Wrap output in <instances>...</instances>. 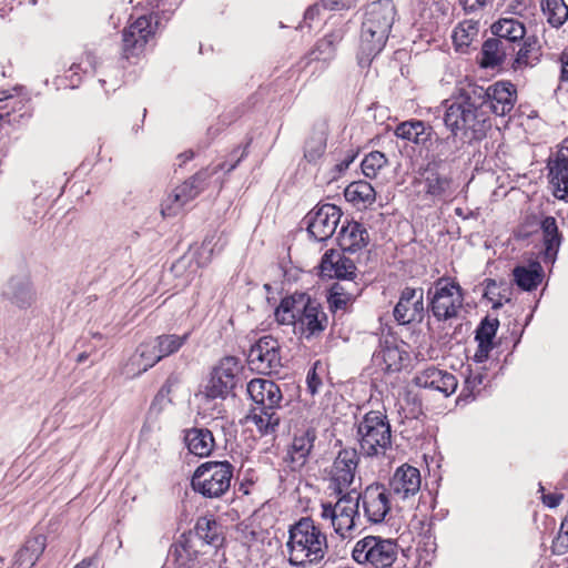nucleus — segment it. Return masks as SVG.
I'll use <instances>...</instances> for the list:
<instances>
[{"label":"nucleus","instance_id":"17","mask_svg":"<svg viewBox=\"0 0 568 568\" xmlns=\"http://www.w3.org/2000/svg\"><path fill=\"white\" fill-rule=\"evenodd\" d=\"M316 437V429L311 426L300 428L295 432L285 459L292 470H300L306 464Z\"/></svg>","mask_w":568,"mask_h":568},{"label":"nucleus","instance_id":"56","mask_svg":"<svg viewBox=\"0 0 568 568\" xmlns=\"http://www.w3.org/2000/svg\"><path fill=\"white\" fill-rule=\"evenodd\" d=\"M182 0H152V3L158 8L161 9L163 12L165 11H172L174 8H176Z\"/></svg>","mask_w":568,"mask_h":568},{"label":"nucleus","instance_id":"6","mask_svg":"<svg viewBox=\"0 0 568 568\" xmlns=\"http://www.w3.org/2000/svg\"><path fill=\"white\" fill-rule=\"evenodd\" d=\"M358 460V452L355 448L339 450L329 471L328 489L332 494L338 497H351L356 494L357 497H362L361 478L355 477Z\"/></svg>","mask_w":568,"mask_h":568},{"label":"nucleus","instance_id":"8","mask_svg":"<svg viewBox=\"0 0 568 568\" xmlns=\"http://www.w3.org/2000/svg\"><path fill=\"white\" fill-rule=\"evenodd\" d=\"M232 465L227 462H207L200 465L191 480L195 493L204 497H221L230 487Z\"/></svg>","mask_w":568,"mask_h":568},{"label":"nucleus","instance_id":"16","mask_svg":"<svg viewBox=\"0 0 568 568\" xmlns=\"http://www.w3.org/2000/svg\"><path fill=\"white\" fill-rule=\"evenodd\" d=\"M154 34L151 17L138 18L123 31V52L126 58L139 54Z\"/></svg>","mask_w":568,"mask_h":568},{"label":"nucleus","instance_id":"29","mask_svg":"<svg viewBox=\"0 0 568 568\" xmlns=\"http://www.w3.org/2000/svg\"><path fill=\"white\" fill-rule=\"evenodd\" d=\"M514 51L515 48H510L507 40L489 38L483 43L479 64L486 69L499 67Z\"/></svg>","mask_w":568,"mask_h":568},{"label":"nucleus","instance_id":"11","mask_svg":"<svg viewBox=\"0 0 568 568\" xmlns=\"http://www.w3.org/2000/svg\"><path fill=\"white\" fill-rule=\"evenodd\" d=\"M242 369L235 356H225L214 367L212 376L205 386L207 398H224L236 385V377Z\"/></svg>","mask_w":568,"mask_h":568},{"label":"nucleus","instance_id":"58","mask_svg":"<svg viewBox=\"0 0 568 568\" xmlns=\"http://www.w3.org/2000/svg\"><path fill=\"white\" fill-rule=\"evenodd\" d=\"M494 0H460L464 9L475 11L477 8L491 3Z\"/></svg>","mask_w":568,"mask_h":568},{"label":"nucleus","instance_id":"51","mask_svg":"<svg viewBox=\"0 0 568 568\" xmlns=\"http://www.w3.org/2000/svg\"><path fill=\"white\" fill-rule=\"evenodd\" d=\"M174 192L163 201L161 205V214L164 217H171L179 214V212L183 209L184 204L180 201H174Z\"/></svg>","mask_w":568,"mask_h":568},{"label":"nucleus","instance_id":"25","mask_svg":"<svg viewBox=\"0 0 568 568\" xmlns=\"http://www.w3.org/2000/svg\"><path fill=\"white\" fill-rule=\"evenodd\" d=\"M223 166H215L214 169H204L193 175L190 180L174 189V201H180L184 205L195 199L206 186L207 180Z\"/></svg>","mask_w":568,"mask_h":568},{"label":"nucleus","instance_id":"4","mask_svg":"<svg viewBox=\"0 0 568 568\" xmlns=\"http://www.w3.org/2000/svg\"><path fill=\"white\" fill-rule=\"evenodd\" d=\"M286 546L291 565L304 566L324 558L327 539L313 519L304 517L291 526Z\"/></svg>","mask_w":568,"mask_h":568},{"label":"nucleus","instance_id":"53","mask_svg":"<svg viewBox=\"0 0 568 568\" xmlns=\"http://www.w3.org/2000/svg\"><path fill=\"white\" fill-rule=\"evenodd\" d=\"M530 52H531L530 42L525 41L524 44L521 45V48L517 52V57L515 60L516 68L521 67V65L527 67L529 64Z\"/></svg>","mask_w":568,"mask_h":568},{"label":"nucleus","instance_id":"31","mask_svg":"<svg viewBox=\"0 0 568 568\" xmlns=\"http://www.w3.org/2000/svg\"><path fill=\"white\" fill-rule=\"evenodd\" d=\"M498 326L499 322L497 318L485 317L476 329L475 339L478 342V347L474 354V359L477 363H483L488 358L494 347L493 339L497 333Z\"/></svg>","mask_w":568,"mask_h":568},{"label":"nucleus","instance_id":"5","mask_svg":"<svg viewBox=\"0 0 568 568\" xmlns=\"http://www.w3.org/2000/svg\"><path fill=\"white\" fill-rule=\"evenodd\" d=\"M356 439L364 457H384L392 447V428L386 414L366 413L356 423Z\"/></svg>","mask_w":568,"mask_h":568},{"label":"nucleus","instance_id":"43","mask_svg":"<svg viewBox=\"0 0 568 568\" xmlns=\"http://www.w3.org/2000/svg\"><path fill=\"white\" fill-rule=\"evenodd\" d=\"M326 149V130L325 125L322 124L318 132L311 136L305 144L304 156L310 162H315L320 159Z\"/></svg>","mask_w":568,"mask_h":568},{"label":"nucleus","instance_id":"33","mask_svg":"<svg viewBox=\"0 0 568 568\" xmlns=\"http://www.w3.org/2000/svg\"><path fill=\"white\" fill-rule=\"evenodd\" d=\"M491 32L495 39L507 40L510 48L514 43L524 39L526 34L525 26L516 19H500L491 26Z\"/></svg>","mask_w":568,"mask_h":568},{"label":"nucleus","instance_id":"46","mask_svg":"<svg viewBox=\"0 0 568 568\" xmlns=\"http://www.w3.org/2000/svg\"><path fill=\"white\" fill-rule=\"evenodd\" d=\"M388 163L386 155L379 151H372L362 161V171L367 178H376L379 171Z\"/></svg>","mask_w":568,"mask_h":568},{"label":"nucleus","instance_id":"38","mask_svg":"<svg viewBox=\"0 0 568 568\" xmlns=\"http://www.w3.org/2000/svg\"><path fill=\"white\" fill-rule=\"evenodd\" d=\"M479 23L475 20H464L458 23L453 33L454 43L459 51H466L477 40Z\"/></svg>","mask_w":568,"mask_h":568},{"label":"nucleus","instance_id":"22","mask_svg":"<svg viewBox=\"0 0 568 568\" xmlns=\"http://www.w3.org/2000/svg\"><path fill=\"white\" fill-rule=\"evenodd\" d=\"M320 270L322 277L352 280L356 266L351 258L337 251L331 250L323 255Z\"/></svg>","mask_w":568,"mask_h":568},{"label":"nucleus","instance_id":"32","mask_svg":"<svg viewBox=\"0 0 568 568\" xmlns=\"http://www.w3.org/2000/svg\"><path fill=\"white\" fill-rule=\"evenodd\" d=\"M45 541L47 539L43 535L29 538L16 555L14 565L17 568L33 567L45 549Z\"/></svg>","mask_w":568,"mask_h":568},{"label":"nucleus","instance_id":"19","mask_svg":"<svg viewBox=\"0 0 568 568\" xmlns=\"http://www.w3.org/2000/svg\"><path fill=\"white\" fill-rule=\"evenodd\" d=\"M515 90L511 83L497 82L487 89L484 88V94H480L478 101H483V106L489 108L497 115H505L514 108Z\"/></svg>","mask_w":568,"mask_h":568},{"label":"nucleus","instance_id":"12","mask_svg":"<svg viewBox=\"0 0 568 568\" xmlns=\"http://www.w3.org/2000/svg\"><path fill=\"white\" fill-rule=\"evenodd\" d=\"M342 212L334 204H323L312 210L306 216L307 232L318 241L328 240L336 231Z\"/></svg>","mask_w":568,"mask_h":568},{"label":"nucleus","instance_id":"44","mask_svg":"<svg viewBox=\"0 0 568 568\" xmlns=\"http://www.w3.org/2000/svg\"><path fill=\"white\" fill-rule=\"evenodd\" d=\"M483 285V296L493 304L494 308H499L503 306L504 301H509V298L505 294L507 292V287L501 284H498L495 280L486 278Z\"/></svg>","mask_w":568,"mask_h":568},{"label":"nucleus","instance_id":"37","mask_svg":"<svg viewBox=\"0 0 568 568\" xmlns=\"http://www.w3.org/2000/svg\"><path fill=\"white\" fill-rule=\"evenodd\" d=\"M161 359V355L153 338L139 345L132 358V363L139 367L140 374L153 367Z\"/></svg>","mask_w":568,"mask_h":568},{"label":"nucleus","instance_id":"35","mask_svg":"<svg viewBox=\"0 0 568 568\" xmlns=\"http://www.w3.org/2000/svg\"><path fill=\"white\" fill-rule=\"evenodd\" d=\"M278 408H262L254 407L252 414L247 417L258 429L261 435H268L276 432L280 425L281 416L277 413Z\"/></svg>","mask_w":568,"mask_h":568},{"label":"nucleus","instance_id":"23","mask_svg":"<svg viewBox=\"0 0 568 568\" xmlns=\"http://www.w3.org/2000/svg\"><path fill=\"white\" fill-rule=\"evenodd\" d=\"M422 478L417 468L408 465L400 466L389 480V494L414 496L420 489Z\"/></svg>","mask_w":568,"mask_h":568},{"label":"nucleus","instance_id":"36","mask_svg":"<svg viewBox=\"0 0 568 568\" xmlns=\"http://www.w3.org/2000/svg\"><path fill=\"white\" fill-rule=\"evenodd\" d=\"M195 536L204 545L219 547L223 542V536L220 526L213 518L201 517L195 525Z\"/></svg>","mask_w":568,"mask_h":568},{"label":"nucleus","instance_id":"55","mask_svg":"<svg viewBox=\"0 0 568 568\" xmlns=\"http://www.w3.org/2000/svg\"><path fill=\"white\" fill-rule=\"evenodd\" d=\"M356 0H322L323 6L331 10H343L351 8Z\"/></svg>","mask_w":568,"mask_h":568},{"label":"nucleus","instance_id":"47","mask_svg":"<svg viewBox=\"0 0 568 568\" xmlns=\"http://www.w3.org/2000/svg\"><path fill=\"white\" fill-rule=\"evenodd\" d=\"M514 282L524 291L532 290V262L528 265H518L513 271Z\"/></svg>","mask_w":568,"mask_h":568},{"label":"nucleus","instance_id":"48","mask_svg":"<svg viewBox=\"0 0 568 568\" xmlns=\"http://www.w3.org/2000/svg\"><path fill=\"white\" fill-rule=\"evenodd\" d=\"M334 45L331 39L324 38L317 41L314 50L311 52L312 60L328 61L334 57Z\"/></svg>","mask_w":568,"mask_h":568},{"label":"nucleus","instance_id":"2","mask_svg":"<svg viewBox=\"0 0 568 568\" xmlns=\"http://www.w3.org/2000/svg\"><path fill=\"white\" fill-rule=\"evenodd\" d=\"M274 316L278 324L292 325L294 333L306 339L321 335L327 325L321 305L305 294L283 298Z\"/></svg>","mask_w":568,"mask_h":568},{"label":"nucleus","instance_id":"20","mask_svg":"<svg viewBox=\"0 0 568 568\" xmlns=\"http://www.w3.org/2000/svg\"><path fill=\"white\" fill-rule=\"evenodd\" d=\"M247 393L256 407L280 408L282 393L280 387L272 381L254 378L247 384Z\"/></svg>","mask_w":568,"mask_h":568},{"label":"nucleus","instance_id":"42","mask_svg":"<svg viewBox=\"0 0 568 568\" xmlns=\"http://www.w3.org/2000/svg\"><path fill=\"white\" fill-rule=\"evenodd\" d=\"M190 333L183 335L163 334L156 336L154 342L158 346L161 358L175 354L189 339Z\"/></svg>","mask_w":568,"mask_h":568},{"label":"nucleus","instance_id":"45","mask_svg":"<svg viewBox=\"0 0 568 568\" xmlns=\"http://www.w3.org/2000/svg\"><path fill=\"white\" fill-rule=\"evenodd\" d=\"M363 507L369 521L381 523L390 509L389 499H363Z\"/></svg>","mask_w":568,"mask_h":568},{"label":"nucleus","instance_id":"15","mask_svg":"<svg viewBox=\"0 0 568 568\" xmlns=\"http://www.w3.org/2000/svg\"><path fill=\"white\" fill-rule=\"evenodd\" d=\"M1 295L20 310L29 308L36 302V292L28 274L11 276L3 285Z\"/></svg>","mask_w":568,"mask_h":568},{"label":"nucleus","instance_id":"50","mask_svg":"<svg viewBox=\"0 0 568 568\" xmlns=\"http://www.w3.org/2000/svg\"><path fill=\"white\" fill-rule=\"evenodd\" d=\"M353 294L344 292L339 284H335L331 290L329 303L332 307L344 308L352 301Z\"/></svg>","mask_w":568,"mask_h":568},{"label":"nucleus","instance_id":"26","mask_svg":"<svg viewBox=\"0 0 568 568\" xmlns=\"http://www.w3.org/2000/svg\"><path fill=\"white\" fill-rule=\"evenodd\" d=\"M369 235L367 230L358 222L351 221L342 225L337 241L345 252H357L367 245Z\"/></svg>","mask_w":568,"mask_h":568},{"label":"nucleus","instance_id":"54","mask_svg":"<svg viewBox=\"0 0 568 568\" xmlns=\"http://www.w3.org/2000/svg\"><path fill=\"white\" fill-rule=\"evenodd\" d=\"M306 384H307V389L308 392L312 394V395H315L318 393L320 390V387L322 386V379L320 378V376L316 374V371L315 368L311 369L308 373H307V376H306Z\"/></svg>","mask_w":568,"mask_h":568},{"label":"nucleus","instance_id":"57","mask_svg":"<svg viewBox=\"0 0 568 568\" xmlns=\"http://www.w3.org/2000/svg\"><path fill=\"white\" fill-rule=\"evenodd\" d=\"M531 233H532V225L530 223H525L517 229L515 236L517 240L529 242V237H530Z\"/></svg>","mask_w":568,"mask_h":568},{"label":"nucleus","instance_id":"21","mask_svg":"<svg viewBox=\"0 0 568 568\" xmlns=\"http://www.w3.org/2000/svg\"><path fill=\"white\" fill-rule=\"evenodd\" d=\"M415 384L419 387L432 388L449 396L457 388L456 377L434 366L427 367L415 376Z\"/></svg>","mask_w":568,"mask_h":568},{"label":"nucleus","instance_id":"13","mask_svg":"<svg viewBox=\"0 0 568 568\" xmlns=\"http://www.w3.org/2000/svg\"><path fill=\"white\" fill-rule=\"evenodd\" d=\"M361 499H337L335 503L334 530L342 539H353L361 532L358 513Z\"/></svg>","mask_w":568,"mask_h":568},{"label":"nucleus","instance_id":"3","mask_svg":"<svg viewBox=\"0 0 568 568\" xmlns=\"http://www.w3.org/2000/svg\"><path fill=\"white\" fill-rule=\"evenodd\" d=\"M396 8L392 0H378L365 8L359 36V63L368 64L385 47Z\"/></svg>","mask_w":568,"mask_h":568},{"label":"nucleus","instance_id":"63","mask_svg":"<svg viewBox=\"0 0 568 568\" xmlns=\"http://www.w3.org/2000/svg\"><path fill=\"white\" fill-rule=\"evenodd\" d=\"M354 161V156H347L343 161L336 164V169L338 172H343L348 169L349 164Z\"/></svg>","mask_w":568,"mask_h":568},{"label":"nucleus","instance_id":"28","mask_svg":"<svg viewBox=\"0 0 568 568\" xmlns=\"http://www.w3.org/2000/svg\"><path fill=\"white\" fill-rule=\"evenodd\" d=\"M540 233L544 250L540 252L545 263L552 264L561 243V236L558 231L555 217L547 216L540 222Z\"/></svg>","mask_w":568,"mask_h":568},{"label":"nucleus","instance_id":"14","mask_svg":"<svg viewBox=\"0 0 568 568\" xmlns=\"http://www.w3.org/2000/svg\"><path fill=\"white\" fill-rule=\"evenodd\" d=\"M423 288L405 287L394 307V318L400 325L422 322L424 318Z\"/></svg>","mask_w":568,"mask_h":568},{"label":"nucleus","instance_id":"59","mask_svg":"<svg viewBox=\"0 0 568 568\" xmlns=\"http://www.w3.org/2000/svg\"><path fill=\"white\" fill-rule=\"evenodd\" d=\"M365 495H369V497H386V491L383 486L379 485H371L366 488Z\"/></svg>","mask_w":568,"mask_h":568},{"label":"nucleus","instance_id":"10","mask_svg":"<svg viewBox=\"0 0 568 568\" xmlns=\"http://www.w3.org/2000/svg\"><path fill=\"white\" fill-rule=\"evenodd\" d=\"M280 343L272 336L261 337L250 349L247 363L258 374L278 373L282 367Z\"/></svg>","mask_w":568,"mask_h":568},{"label":"nucleus","instance_id":"34","mask_svg":"<svg viewBox=\"0 0 568 568\" xmlns=\"http://www.w3.org/2000/svg\"><path fill=\"white\" fill-rule=\"evenodd\" d=\"M345 199L355 206L367 207L375 202L376 192L371 183L359 180L348 184L344 191Z\"/></svg>","mask_w":568,"mask_h":568},{"label":"nucleus","instance_id":"7","mask_svg":"<svg viewBox=\"0 0 568 568\" xmlns=\"http://www.w3.org/2000/svg\"><path fill=\"white\" fill-rule=\"evenodd\" d=\"M398 549L397 542L393 539L366 536L355 544L352 557L359 565L389 568L397 559Z\"/></svg>","mask_w":568,"mask_h":568},{"label":"nucleus","instance_id":"9","mask_svg":"<svg viewBox=\"0 0 568 568\" xmlns=\"http://www.w3.org/2000/svg\"><path fill=\"white\" fill-rule=\"evenodd\" d=\"M428 307L437 321L456 318L464 304V293L458 283L438 280L427 292Z\"/></svg>","mask_w":568,"mask_h":568},{"label":"nucleus","instance_id":"18","mask_svg":"<svg viewBox=\"0 0 568 568\" xmlns=\"http://www.w3.org/2000/svg\"><path fill=\"white\" fill-rule=\"evenodd\" d=\"M549 183L558 200L568 197V139L561 143L555 160H549Z\"/></svg>","mask_w":568,"mask_h":568},{"label":"nucleus","instance_id":"27","mask_svg":"<svg viewBox=\"0 0 568 568\" xmlns=\"http://www.w3.org/2000/svg\"><path fill=\"white\" fill-rule=\"evenodd\" d=\"M433 133V128L420 120L404 121L394 130V134L398 139L418 146H425L432 140Z\"/></svg>","mask_w":568,"mask_h":568},{"label":"nucleus","instance_id":"40","mask_svg":"<svg viewBox=\"0 0 568 568\" xmlns=\"http://www.w3.org/2000/svg\"><path fill=\"white\" fill-rule=\"evenodd\" d=\"M424 183L426 193L433 197L443 199L452 194V180L436 171H427Z\"/></svg>","mask_w":568,"mask_h":568},{"label":"nucleus","instance_id":"1","mask_svg":"<svg viewBox=\"0 0 568 568\" xmlns=\"http://www.w3.org/2000/svg\"><path fill=\"white\" fill-rule=\"evenodd\" d=\"M480 94H484V88L470 84L447 105L444 123L449 131L459 132L470 141H480L486 136L487 121L480 111Z\"/></svg>","mask_w":568,"mask_h":568},{"label":"nucleus","instance_id":"49","mask_svg":"<svg viewBox=\"0 0 568 568\" xmlns=\"http://www.w3.org/2000/svg\"><path fill=\"white\" fill-rule=\"evenodd\" d=\"M175 562L176 568H195L197 565V556L191 552L186 546L175 548Z\"/></svg>","mask_w":568,"mask_h":568},{"label":"nucleus","instance_id":"41","mask_svg":"<svg viewBox=\"0 0 568 568\" xmlns=\"http://www.w3.org/2000/svg\"><path fill=\"white\" fill-rule=\"evenodd\" d=\"M403 355L404 353L396 345L385 342L374 357L376 362L384 364L383 369L396 372L402 368Z\"/></svg>","mask_w":568,"mask_h":568},{"label":"nucleus","instance_id":"52","mask_svg":"<svg viewBox=\"0 0 568 568\" xmlns=\"http://www.w3.org/2000/svg\"><path fill=\"white\" fill-rule=\"evenodd\" d=\"M565 525L561 524L560 531L552 541V550L558 555H564L568 551V530L564 531Z\"/></svg>","mask_w":568,"mask_h":568},{"label":"nucleus","instance_id":"62","mask_svg":"<svg viewBox=\"0 0 568 568\" xmlns=\"http://www.w3.org/2000/svg\"><path fill=\"white\" fill-rule=\"evenodd\" d=\"M544 270L541 265L535 261V288L538 286L539 283L544 280Z\"/></svg>","mask_w":568,"mask_h":568},{"label":"nucleus","instance_id":"64","mask_svg":"<svg viewBox=\"0 0 568 568\" xmlns=\"http://www.w3.org/2000/svg\"><path fill=\"white\" fill-rule=\"evenodd\" d=\"M92 562H93V559H91V558L83 559L81 562L75 565L73 568H89L92 565Z\"/></svg>","mask_w":568,"mask_h":568},{"label":"nucleus","instance_id":"39","mask_svg":"<svg viewBox=\"0 0 568 568\" xmlns=\"http://www.w3.org/2000/svg\"><path fill=\"white\" fill-rule=\"evenodd\" d=\"M540 10L547 22L555 28L568 19V7L564 0H540Z\"/></svg>","mask_w":568,"mask_h":568},{"label":"nucleus","instance_id":"30","mask_svg":"<svg viewBox=\"0 0 568 568\" xmlns=\"http://www.w3.org/2000/svg\"><path fill=\"white\" fill-rule=\"evenodd\" d=\"M183 439L189 452L199 457L210 456L215 447L213 434L206 428L185 429Z\"/></svg>","mask_w":568,"mask_h":568},{"label":"nucleus","instance_id":"61","mask_svg":"<svg viewBox=\"0 0 568 568\" xmlns=\"http://www.w3.org/2000/svg\"><path fill=\"white\" fill-rule=\"evenodd\" d=\"M561 63H562L561 80L568 81V51L562 53Z\"/></svg>","mask_w":568,"mask_h":568},{"label":"nucleus","instance_id":"24","mask_svg":"<svg viewBox=\"0 0 568 568\" xmlns=\"http://www.w3.org/2000/svg\"><path fill=\"white\" fill-rule=\"evenodd\" d=\"M473 142L459 132L449 131L447 136L436 138L430 158L433 161L438 162L453 161L464 150L466 144Z\"/></svg>","mask_w":568,"mask_h":568},{"label":"nucleus","instance_id":"60","mask_svg":"<svg viewBox=\"0 0 568 568\" xmlns=\"http://www.w3.org/2000/svg\"><path fill=\"white\" fill-rule=\"evenodd\" d=\"M322 517L325 519H331L332 525H334V518H335V505L332 506L331 504H323L322 505Z\"/></svg>","mask_w":568,"mask_h":568}]
</instances>
